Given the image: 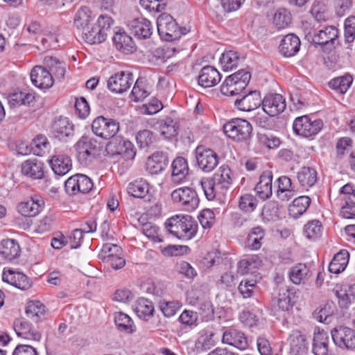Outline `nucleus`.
<instances>
[{"instance_id": "1", "label": "nucleus", "mask_w": 355, "mask_h": 355, "mask_svg": "<svg viewBox=\"0 0 355 355\" xmlns=\"http://www.w3.org/2000/svg\"><path fill=\"white\" fill-rule=\"evenodd\" d=\"M231 170L227 165H222L213 178V181L201 182V189L207 200L217 198L220 200L225 197V193L232 184Z\"/></svg>"}, {"instance_id": "2", "label": "nucleus", "mask_w": 355, "mask_h": 355, "mask_svg": "<svg viewBox=\"0 0 355 355\" xmlns=\"http://www.w3.org/2000/svg\"><path fill=\"white\" fill-rule=\"evenodd\" d=\"M168 232L180 240L189 241L194 238L198 232L196 220L189 215H175L165 223Z\"/></svg>"}, {"instance_id": "3", "label": "nucleus", "mask_w": 355, "mask_h": 355, "mask_svg": "<svg viewBox=\"0 0 355 355\" xmlns=\"http://www.w3.org/2000/svg\"><path fill=\"white\" fill-rule=\"evenodd\" d=\"M76 157L81 166H88L99 155L102 146L96 138L83 135L73 146Z\"/></svg>"}, {"instance_id": "4", "label": "nucleus", "mask_w": 355, "mask_h": 355, "mask_svg": "<svg viewBox=\"0 0 355 355\" xmlns=\"http://www.w3.org/2000/svg\"><path fill=\"white\" fill-rule=\"evenodd\" d=\"M250 78L249 71L239 70L225 79L220 86V92L225 96L239 97L246 89Z\"/></svg>"}, {"instance_id": "5", "label": "nucleus", "mask_w": 355, "mask_h": 355, "mask_svg": "<svg viewBox=\"0 0 355 355\" xmlns=\"http://www.w3.org/2000/svg\"><path fill=\"white\" fill-rule=\"evenodd\" d=\"M309 37L315 46H320L323 52L328 53L336 48L339 30L334 26H325L320 28H314L309 33Z\"/></svg>"}, {"instance_id": "6", "label": "nucleus", "mask_w": 355, "mask_h": 355, "mask_svg": "<svg viewBox=\"0 0 355 355\" xmlns=\"http://www.w3.org/2000/svg\"><path fill=\"white\" fill-rule=\"evenodd\" d=\"M223 129L227 137L236 142L248 144L252 137V126L245 119H232L223 125Z\"/></svg>"}, {"instance_id": "7", "label": "nucleus", "mask_w": 355, "mask_h": 355, "mask_svg": "<svg viewBox=\"0 0 355 355\" xmlns=\"http://www.w3.org/2000/svg\"><path fill=\"white\" fill-rule=\"evenodd\" d=\"M157 27L160 38L167 42L178 40L187 33L186 28L179 27L173 17L167 13H162L157 17Z\"/></svg>"}, {"instance_id": "8", "label": "nucleus", "mask_w": 355, "mask_h": 355, "mask_svg": "<svg viewBox=\"0 0 355 355\" xmlns=\"http://www.w3.org/2000/svg\"><path fill=\"white\" fill-rule=\"evenodd\" d=\"M323 125L322 119H313L308 115H303L294 120L293 130L298 136L313 138L321 131Z\"/></svg>"}, {"instance_id": "9", "label": "nucleus", "mask_w": 355, "mask_h": 355, "mask_svg": "<svg viewBox=\"0 0 355 355\" xmlns=\"http://www.w3.org/2000/svg\"><path fill=\"white\" fill-rule=\"evenodd\" d=\"M120 130L119 122L116 119L100 115L92 123V131L96 137L108 140Z\"/></svg>"}, {"instance_id": "10", "label": "nucleus", "mask_w": 355, "mask_h": 355, "mask_svg": "<svg viewBox=\"0 0 355 355\" xmlns=\"http://www.w3.org/2000/svg\"><path fill=\"white\" fill-rule=\"evenodd\" d=\"M332 340L336 346L342 349H355V330L344 325L335 327L331 330Z\"/></svg>"}, {"instance_id": "11", "label": "nucleus", "mask_w": 355, "mask_h": 355, "mask_svg": "<svg viewBox=\"0 0 355 355\" xmlns=\"http://www.w3.org/2000/svg\"><path fill=\"white\" fill-rule=\"evenodd\" d=\"M134 82L130 71H121L112 74L107 81V87L112 93L123 94L129 89Z\"/></svg>"}, {"instance_id": "12", "label": "nucleus", "mask_w": 355, "mask_h": 355, "mask_svg": "<svg viewBox=\"0 0 355 355\" xmlns=\"http://www.w3.org/2000/svg\"><path fill=\"white\" fill-rule=\"evenodd\" d=\"M93 187L92 179L83 174L73 175L64 183L65 191L69 196H73L78 193H89Z\"/></svg>"}, {"instance_id": "13", "label": "nucleus", "mask_w": 355, "mask_h": 355, "mask_svg": "<svg viewBox=\"0 0 355 355\" xmlns=\"http://www.w3.org/2000/svg\"><path fill=\"white\" fill-rule=\"evenodd\" d=\"M198 167L204 172L212 171L218 164V156L216 152L202 146H198L195 150Z\"/></svg>"}, {"instance_id": "14", "label": "nucleus", "mask_w": 355, "mask_h": 355, "mask_svg": "<svg viewBox=\"0 0 355 355\" xmlns=\"http://www.w3.org/2000/svg\"><path fill=\"white\" fill-rule=\"evenodd\" d=\"M297 296L294 289L280 288L277 296L271 300V304L276 311H289L296 304Z\"/></svg>"}, {"instance_id": "15", "label": "nucleus", "mask_w": 355, "mask_h": 355, "mask_svg": "<svg viewBox=\"0 0 355 355\" xmlns=\"http://www.w3.org/2000/svg\"><path fill=\"white\" fill-rule=\"evenodd\" d=\"M261 92L258 90L243 92L241 96L236 98L234 107L243 112H250L258 108L261 105Z\"/></svg>"}, {"instance_id": "16", "label": "nucleus", "mask_w": 355, "mask_h": 355, "mask_svg": "<svg viewBox=\"0 0 355 355\" xmlns=\"http://www.w3.org/2000/svg\"><path fill=\"white\" fill-rule=\"evenodd\" d=\"M276 182L277 184V196L279 199L302 200L306 198V200H311L310 197L301 195V192L295 189V186L293 185L291 180L288 177L281 176L277 178Z\"/></svg>"}, {"instance_id": "17", "label": "nucleus", "mask_w": 355, "mask_h": 355, "mask_svg": "<svg viewBox=\"0 0 355 355\" xmlns=\"http://www.w3.org/2000/svg\"><path fill=\"white\" fill-rule=\"evenodd\" d=\"M262 109L270 116H276L286 109V100L279 94H268L261 100Z\"/></svg>"}, {"instance_id": "18", "label": "nucleus", "mask_w": 355, "mask_h": 355, "mask_svg": "<svg viewBox=\"0 0 355 355\" xmlns=\"http://www.w3.org/2000/svg\"><path fill=\"white\" fill-rule=\"evenodd\" d=\"M2 280L20 290L26 291L31 288L32 281L22 272L13 268H4Z\"/></svg>"}, {"instance_id": "19", "label": "nucleus", "mask_w": 355, "mask_h": 355, "mask_svg": "<svg viewBox=\"0 0 355 355\" xmlns=\"http://www.w3.org/2000/svg\"><path fill=\"white\" fill-rule=\"evenodd\" d=\"M128 27L131 33L138 40L148 39L153 32L151 21L144 17H138L129 21Z\"/></svg>"}, {"instance_id": "20", "label": "nucleus", "mask_w": 355, "mask_h": 355, "mask_svg": "<svg viewBox=\"0 0 355 355\" xmlns=\"http://www.w3.org/2000/svg\"><path fill=\"white\" fill-rule=\"evenodd\" d=\"M44 168V164L42 162L37 159H28L21 164V173L33 180H44L48 186L49 180L46 178Z\"/></svg>"}, {"instance_id": "21", "label": "nucleus", "mask_w": 355, "mask_h": 355, "mask_svg": "<svg viewBox=\"0 0 355 355\" xmlns=\"http://www.w3.org/2000/svg\"><path fill=\"white\" fill-rule=\"evenodd\" d=\"M31 80L33 84L41 89L51 88L53 85V78L46 67L35 66L31 72Z\"/></svg>"}, {"instance_id": "22", "label": "nucleus", "mask_w": 355, "mask_h": 355, "mask_svg": "<svg viewBox=\"0 0 355 355\" xmlns=\"http://www.w3.org/2000/svg\"><path fill=\"white\" fill-rule=\"evenodd\" d=\"M221 78V74L215 67L207 65L200 71L198 83L202 87L209 88L219 83Z\"/></svg>"}, {"instance_id": "23", "label": "nucleus", "mask_w": 355, "mask_h": 355, "mask_svg": "<svg viewBox=\"0 0 355 355\" xmlns=\"http://www.w3.org/2000/svg\"><path fill=\"white\" fill-rule=\"evenodd\" d=\"M222 342L241 350L248 347V338L244 333L234 328H230L223 332Z\"/></svg>"}, {"instance_id": "24", "label": "nucleus", "mask_w": 355, "mask_h": 355, "mask_svg": "<svg viewBox=\"0 0 355 355\" xmlns=\"http://www.w3.org/2000/svg\"><path fill=\"white\" fill-rule=\"evenodd\" d=\"M14 329L19 337L28 340L40 341L41 334L32 324L24 319H17L13 324Z\"/></svg>"}, {"instance_id": "25", "label": "nucleus", "mask_w": 355, "mask_h": 355, "mask_svg": "<svg viewBox=\"0 0 355 355\" xmlns=\"http://www.w3.org/2000/svg\"><path fill=\"white\" fill-rule=\"evenodd\" d=\"M168 164L167 154L162 151H157L148 158L146 170L151 175H157L164 171Z\"/></svg>"}, {"instance_id": "26", "label": "nucleus", "mask_w": 355, "mask_h": 355, "mask_svg": "<svg viewBox=\"0 0 355 355\" xmlns=\"http://www.w3.org/2000/svg\"><path fill=\"white\" fill-rule=\"evenodd\" d=\"M288 340L290 345L291 355H306L308 352V343L305 335L299 330H293Z\"/></svg>"}, {"instance_id": "27", "label": "nucleus", "mask_w": 355, "mask_h": 355, "mask_svg": "<svg viewBox=\"0 0 355 355\" xmlns=\"http://www.w3.org/2000/svg\"><path fill=\"white\" fill-rule=\"evenodd\" d=\"M189 168L187 160L178 157L171 164V181L175 184L183 182L189 175Z\"/></svg>"}, {"instance_id": "28", "label": "nucleus", "mask_w": 355, "mask_h": 355, "mask_svg": "<svg viewBox=\"0 0 355 355\" xmlns=\"http://www.w3.org/2000/svg\"><path fill=\"white\" fill-rule=\"evenodd\" d=\"M49 164L54 173L60 176L64 175L72 168L71 159L66 154H58L51 156Z\"/></svg>"}, {"instance_id": "29", "label": "nucleus", "mask_w": 355, "mask_h": 355, "mask_svg": "<svg viewBox=\"0 0 355 355\" xmlns=\"http://www.w3.org/2000/svg\"><path fill=\"white\" fill-rule=\"evenodd\" d=\"M21 248L19 242L13 239H5L0 242V256L7 261L19 257Z\"/></svg>"}, {"instance_id": "30", "label": "nucleus", "mask_w": 355, "mask_h": 355, "mask_svg": "<svg viewBox=\"0 0 355 355\" xmlns=\"http://www.w3.org/2000/svg\"><path fill=\"white\" fill-rule=\"evenodd\" d=\"M300 40L297 35L288 34L281 40L279 50L284 57H293L300 51Z\"/></svg>"}, {"instance_id": "31", "label": "nucleus", "mask_w": 355, "mask_h": 355, "mask_svg": "<svg viewBox=\"0 0 355 355\" xmlns=\"http://www.w3.org/2000/svg\"><path fill=\"white\" fill-rule=\"evenodd\" d=\"M116 48L125 54L133 53L136 50V45L125 31L119 29L116 31L112 38Z\"/></svg>"}, {"instance_id": "32", "label": "nucleus", "mask_w": 355, "mask_h": 355, "mask_svg": "<svg viewBox=\"0 0 355 355\" xmlns=\"http://www.w3.org/2000/svg\"><path fill=\"white\" fill-rule=\"evenodd\" d=\"M272 173L270 171H263L259 177L254 190L260 199L266 200L272 193Z\"/></svg>"}, {"instance_id": "33", "label": "nucleus", "mask_w": 355, "mask_h": 355, "mask_svg": "<svg viewBox=\"0 0 355 355\" xmlns=\"http://www.w3.org/2000/svg\"><path fill=\"white\" fill-rule=\"evenodd\" d=\"M329 335L325 331L318 329L314 332L312 351L315 355H328Z\"/></svg>"}, {"instance_id": "34", "label": "nucleus", "mask_w": 355, "mask_h": 355, "mask_svg": "<svg viewBox=\"0 0 355 355\" xmlns=\"http://www.w3.org/2000/svg\"><path fill=\"white\" fill-rule=\"evenodd\" d=\"M52 131L55 137L62 139L73 133V125L67 117H59L52 124Z\"/></svg>"}, {"instance_id": "35", "label": "nucleus", "mask_w": 355, "mask_h": 355, "mask_svg": "<svg viewBox=\"0 0 355 355\" xmlns=\"http://www.w3.org/2000/svg\"><path fill=\"white\" fill-rule=\"evenodd\" d=\"M157 124L159 125L161 135L165 139H171L178 135L180 125L177 119H174L171 116H166L159 120Z\"/></svg>"}, {"instance_id": "36", "label": "nucleus", "mask_w": 355, "mask_h": 355, "mask_svg": "<svg viewBox=\"0 0 355 355\" xmlns=\"http://www.w3.org/2000/svg\"><path fill=\"white\" fill-rule=\"evenodd\" d=\"M349 260V253L346 250H341L336 253L329 265L331 273L339 274L345 270Z\"/></svg>"}, {"instance_id": "37", "label": "nucleus", "mask_w": 355, "mask_h": 355, "mask_svg": "<svg viewBox=\"0 0 355 355\" xmlns=\"http://www.w3.org/2000/svg\"><path fill=\"white\" fill-rule=\"evenodd\" d=\"M44 201H21L17 207L18 212L25 217H33L42 209Z\"/></svg>"}, {"instance_id": "38", "label": "nucleus", "mask_w": 355, "mask_h": 355, "mask_svg": "<svg viewBox=\"0 0 355 355\" xmlns=\"http://www.w3.org/2000/svg\"><path fill=\"white\" fill-rule=\"evenodd\" d=\"M44 64L48 71L51 72L52 76L58 80H62L65 74L66 64L56 58L46 56L44 58Z\"/></svg>"}, {"instance_id": "39", "label": "nucleus", "mask_w": 355, "mask_h": 355, "mask_svg": "<svg viewBox=\"0 0 355 355\" xmlns=\"http://www.w3.org/2000/svg\"><path fill=\"white\" fill-rule=\"evenodd\" d=\"M134 310L139 318L146 321L153 315L155 311L153 302L144 297L137 300Z\"/></svg>"}, {"instance_id": "40", "label": "nucleus", "mask_w": 355, "mask_h": 355, "mask_svg": "<svg viewBox=\"0 0 355 355\" xmlns=\"http://www.w3.org/2000/svg\"><path fill=\"white\" fill-rule=\"evenodd\" d=\"M93 19L92 11L87 7H82L76 12L73 23L78 29L85 31L89 28L88 26Z\"/></svg>"}, {"instance_id": "41", "label": "nucleus", "mask_w": 355, "mask_h": 355, "mask_svg": "<svg viewBox=\"0 0 355 355\" xmlns=\"http://www.w3.org/2000/svg\"><path fill=\"white\" fill-rule=\"evenodd\" d=\"M311 276V271L304 263H298L289 271V278L295 284L304 283Z\"/></svg>"}, {"instance_id": "42", "label": "nucleus", "mask_w": 355, "mask_h": 355, "mask_svg": "<svg viewBox=\"0 0 355 355\" xmlns=\"http://www.w3.org/2000/svg\"><path fill=\"white\" fill-rule=\"evenodd\" d=\"M150 94V86L146 83L142 78H139L132 89L131 98L135 102L144 101Z\"/></svg>"}, {"instance_id": "43", "label": "nucleus", "mask_w": 355, "mask_h": 355, "mask_svg": "<svg viewBox=\"0 0 355 355\" xmlns=\"http://www.w3.org/2000/svg\"><path fill=\"white\" fill-rule=\"evenodd\" d=\"M114 322L120 331L132 334L136 331V327L131 318L123 312L114 313Z\"/></svg>"}, {"instance_id": "44", "label": "nucleus", "mask_w": 355, "mask_h": 355, "mask_svg": "<svg viewBox=\"0 0 355 355\" xmlns=\"http://www.w3.org/2000/svg\"><path fill=\"white\" fill-rule=\"evenodd\" d=\"M353 82V78L349 73L333 78L329 82V87L340 94H345L349 89Z\"/></svg>"}, {"instance_id": "45", "label": "nucleus", "mask_w": 355, "mask_h": 355, "mask_svg": "<svg viewBox=\"0 0 355 355\" xmlns=\"http://www.w3.org/2000/svg\"><path fill=\"white\" fill-rule=\"evenodd\" d=\"M46 313L45 306L40 301H31L28 303L26 308V314L27 317L35 322L42 320Z\"/></svg>"}, {"instance_id": "46", "label": "nucleus", "mask_w": 355, "mask_h": 355, "mask_svg": "<svg viewBox=\"0 0 355 355\" xmlns=\"http://www.w3.org/2000/svg\"><path fill=\"white\" fill-rule=\"evenodd\" d=\"M128 193L136 198H144L148 193L149 185L144 180H135L129 184Z\"/></svg>"}, {"instance_id": "47", "label": "nucleus", "mask_w": 355, "mask_h": 355, "mask_svg": "<svg viewBox=\"0 0 355 355\" xmlns=\"http://www.w3.org/2000/svg\"><path fill=\"white\" fill-rule=\"evenodd\" d=\"M336 310V307L334 303L329 302L319 309H316L313 315L320 322L328 324L331 322V318L334 315Z\"/></svg>"}, {"instance_id": "48", "label": "nucleus", "mask_w": 355, "mask_h": 355, "mask_svg": "<svg viewBox=\"0 0 355 355\" xmlns=\"http://www.w3.org/2000/svg\"><path fill=\"white\" fill-rule=\"evenodd\" d=\"M300 184L304 187L313 186L317 182V172L311 167H302L297 173Z\"/></svg>"}, {"instance_id": "49", "label": "nucleus", "mask_w": 355, "mask_h": 355, "mask_svg": "<svg viewBox=\"0 0 355 355\" xmlns=\"http://www.w3.org/2000/svg\"><path fill=\"white\" fill-rule=\"evenodd\" d=\"M303 232L308 239L315 241L322 235V223L318 220H310L304 225Z\"/></svg>"}, {"instance_id": "50", "label": "nucleus", "mask_w": 355, "mask_h": 355, "mask_svg": "<svg viewBox=\"0 0 355 355\" xmlns=\"http://www.w3.org/2000/svg\"><path fill=\"white\" fill-rule=\"evenodd\" d=\"M240 57L237 52L228 51L223 53L220 58V63L223 71H230L236 67Z\"/></svg>"}, {"instance_id": "51", "label": "nucleus", "mask_w": 355, "mask_h": 355, "mask_svg": "<svg viewBox=\"0 0 355 355\" xmlns=\"http://www.w3.org/2000/svg\"><path fill=\"white\" fill-rule=\"evenodd\" d=\"M292 21V15L286 8L277 9L273 16V24L278 28L282 29L288 26Z\"/></svg>"}, {"instance_id": "52", "label": "nucleus", "mask_w": 355, "mask_h": 355, "mask_svg": "<svg viewBox=\"0 0 355 355\" xmlns=\"http://www.w3.org/2000/svg\"><path fill=\"white\" fill-rule=\"evenodd\" d=\"M214 336L215 334L211 330H202L200 332V336H199L196 341V348L203 351L209 349L216 344L215 340L214 339Z\"/></svg>"}, {"instance_id": "53", "label": "nucleus", "mask_w": 355, "mask_h": 355, "mask_svg": "<svg viewBox=\"0 0 355 355\" xmlns=\"http://www.w3.org/2000/svg\"><path fill=\"white\" fill-rule=\"evenodd\" d=\"M83 33L85 42L90 44L101 43L106 39V35L96 25H94L90 30L87 28L86 31H83Z\"/></svg>"}, {"instance_id": "54", "label": "nucleus", "mask_w": 355, "mask_h": 355, "mask_svg": "<svg viewBox=\"0 0 355 355\" xmlns=\"http://www.w3.org/2000/svg\"><path fill=\"white\" fill-rule=\"evenodd\" d=\"M141 231L146 237L155 243H162L164 241V239L159 233V227L153 223H144L142 225Z\"/></svg>"}, {"instance_id": "55", "label": "nucleus", "mask_w": 355, "mask_h": 355, "mask_svg": "<svg viewBox=\"0 0 355 355\" xmlns=\"http://www.w3.org/2000/svg\"><path fill=\"white\" fill-rule=\"evenodd\" d=\"M181 306V303L178 301L162 300L158 304L159 309L166 318H171L175 315Z\"/></svg>"}, {"instance_id": "56", "label": "nucleus", "mask_w": 355, "mask_h": 355, "mask_svg": "<svg viewBox=\"0 0 355 355\" xmlns=\"http://www.w3.org/2000/svg\"><path fill=\"white\" fill-rule=\"evenodd\" d=\"M137 143L141 148H147L155 141V137L149 130L139 131L136 136Z\"/></svg>"}, {"instance_id": "57", "label": "nucleus", "mask_w": 355, "mask_h": 355, "mask_svg": "<svg viewBox=\"0 0 355 355\" xmlns=\"http://www.w3.org/2000/svg\"><path fill=\"white\" fill-rule=\"evenodd\" d=\"M172 200H199L196 191L189 187H180L171 193Z\"/></svg>"}, {"instance_id": "58", "label": "nucleus", "mask_w": 355, "mask_h": 355, "mask_svg": "<svg viewBox=\"0 0 355 355\" xmlns=\"http://www.w3.org/2000/svg\"><path fill=\"white\" fill-rule=\"evenodd\" d=\"M49 146L50 144L45 136L37 135V137L33 140V152L37 156H42L48 150Z\"/></svg>"}, {"instance_id": "59", "label": "nucleus", "mask_w": 355, "mask_h": 355, "mask_svg": "<svg viewBox=\"0 0 355 355\" xmlns=\"http://www.w3.org/2000/svg\"><path fill=\"white\" fill-rule=\"evenodd\" d=\"M311 202V201H305V203L301 201H292L288 208L289 215L294 218H298L306 211Z\"/></svg>"}, {"instance_id": "60", "label": "nucleus", "mask_w": 355, "mask_h": 355, "mask_svg": "<svg viewBox=\"0 0 355 355\" xmlns=\"http://www.w3.org/2000/svg\"><path fill=\"white\" fill-rule=\"evenodd\" d=\"M262 215L268 220H276L279 218L277 201H267L262 209Z\"/></svg>"}, {"instance_id": "61", "label": "nucleus", "mask_w": 355, "mask_h": 355, "mask_svg": "<svg viewBox=\"0 0 355 355\" xmlns=\"http://www.w3.org/2000/svg\"><path fill=\"white\" fill-rule=\"evenodd\" d=\"M108 140L109 141L106 144L105 146V150L107 154L114 156L116 155L117 153L120 152V148L126 139H125L123 137L116 135L113 137L110 138Z\"/></svg>"}, {"instance_id": "62", "label": "nucleus", "mask_w": 355, "mask_h": 355, "mask_svg": "<svg viewBox=\"0 0 355 355\" xmlns=\"http://www.w3.org/2000/svg\"><path fill=\"white\" fill-rule=\"evenodd\" d=\"M257 139L261 145L270 149L277 148L280 144L279 139L271 134L258 133Z\"/></svg>"}, {"instance_id": "63", "label": "nucleus", "mask_w": 355, "mask_h": 355, "mask_svg": "<svg viewBox=\"0 0 355 355\" xmlns=\"http://www.w3.org/2000/svg\"><path fill=\"white\" fill-rule=\"evenodd\" d=\"M190 250L187 245H168L162 250V252L166 256L178 257L187 254Z\"/></svg>"}, {"instance_id": "64", "label": "nucleus", "mask_w": 355, "mask_h": 355, "mask_svg": "<svg viewBox=\"0 0 355 355\" xmlns=\"http://www.w3.org/2000/svg\"><path fill=\"white\" fill-rule=\"evenodd\" d=\"M345 41L351 43L355 39V16L347 17L345 21Z\"/></svg>"}]
</instances>
